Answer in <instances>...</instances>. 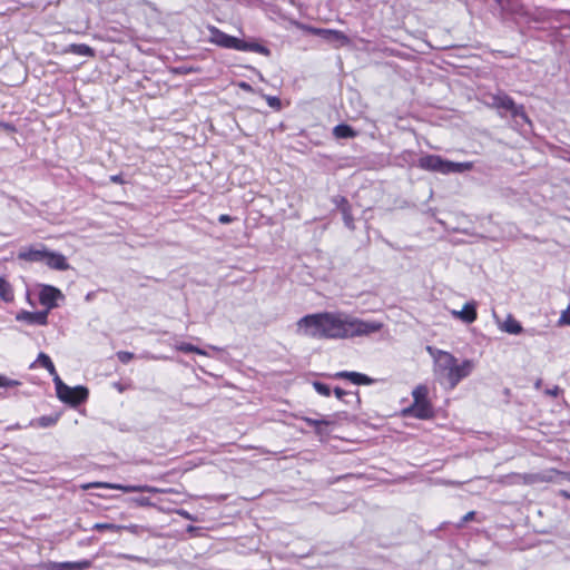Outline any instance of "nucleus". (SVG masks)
<instances>
[{
  "label": "nucleus",
  "instance_id": "f257e3e1",
  "mask_svg": "<svg viewBox=\"0 0 570 570\" xmlns=\"http://www.w3.org/2000/svg\"><path fill=\"white\" fill-rule=\"evenodd\" d=\"M298 328L313 338H351L370 335L382 330L383 323L364 321L345 313L309 314L297 322Z\"/></svg>",
  "mask_w": 570,
  "mask_h": 570
},
{
  "label": "nucleus",
  "instance_id": "f03ea898",
  "mask_svg": "<svg viewBox=\"0 0 570 570\" xmlns=\"http://www.w3.org/2000/svg\"><path fill=\"white\" fill-rule=\"evenodd\" d=\"M474 370L472 360H464L459 363L458 358L450 352L438 350L434 355V374L441 384L453 390L463 379L468 377Z\"/></svg>",
  "mask_w": 570,
  "mask_h": 570
},
{
  "label": "nucleus",
  "instance_id": "7ed1b4c3",
  "mask_svg": "<svg viewBox=\"0 0 570 570\" xmlns=\"http://www.w3.org/2000/svg\"><path fill=\"white\" fill-rule=\"evenodd\" d=\"M417 166L423 170L449 175L469 171L473 168V163H455L444 159L439 155H425L419 159Z\"/></svg>",
  "mask_w": 570,
  "mask_h": 570
},
{
  "label": "nucleus",
  "instance_id": "20e7f679",
  "mask_svg": "<svg viewBox=\"0 0 570 570\" xmlns=\"http://www.w3.org/2000/svg\"><path fill=\"white\" fill-rule=\"evenodd\" d=\"M57 396L60 401L77 406L88 399V389L81 385L70 387L62 382L59 375L53 377Z\"/></svg>",
  "mask_w": 570,
  "mask_h": 570
},
{
  "label": "nucleus",
  "instance_id": "39448f33",
  "mask_svg": "<svg viewBox=\"0 0 570 570\" xmlns=\"http://www.w3.org/2000/svg\"><path fill=\"white\" fill-rule=\"evenodd\" d=\"M515 13L528 18L529 21L539 23H547L553 20H559L560 16V11L544 7H535L532 10L520 7L518 10H515Z\"/></svg>",
  "mask_w": 570,
  "mask_h": 570
},
{
  "label": "nucleus",
  "instance_id": "423d86ee",
  "mask_svg": "<svg viewBox=\"0 0 570 570\" xmlns=\"http://www.w3.org/2000/svg\"><path fill=\"white\" fill-rule=\"evenodd\" d=\"M489 105L498 110L509 112L512 117L523 116V107L518 106L514 100L505 92L490 95Z\"/></svg>",
  "mask_w": 570,
  "mask_h": 570
},
{
  "label": "nucleus",
  "instance_id": "0eeeda50",
  "mask_svg": "<svg viewBox=\"0 0 570 570\" xmlns=\"http://www.w3.org/2000/svg\"><path fill=\"white\" fill-rule=\"evenodd\" d=\"M210 42L226 49L239 50L240 40L234 36H229L216 27L209 28Z\"/></svg>",
  "mask_w": 570,
  "mask_h": 570
},
{
  "label": "nucleus",
  "instance_id": "6e6552de",
  "mask_svg": "<svg viewBox=\"0 0 570 570\" xmlns=\"http://www.w3.org/2000/svg\"><path fill=\"white\" fill-rule=\"evenodd\" d=\"M97 554H92L91 559L80 561L49 562L46 570H87L92 566V561Z\"/></svg>",
  "mask_w": 570,
  "mask_h": 570
},
{
  "label": "nucleus",
  "instance_id": "1a4fd4ad",
  "mask_svg": "<svg viewBox=\"0 0 570 570\" xmlns=\"http://www.w3.org/2000/svg\"><path fill=\"white\" fill-rule=\"evenodd\" d=\"M62 297V293L50 285H45L39 294V302L41 305L47 306L46 311L57 307V299Z\"/></svg>",
  "mask_w": 570,
  "mask_h": 570
},
{
  "label": "nucleus",
  "instance_id": "9d476101",
  "mask_svg": "<svg viewBox=\"0 0 570 570\" xmlns=\"http://www.w3.org/2000/svg\"><path fill=\"white\" fill-rule=\"evenodd\" d=\"M17 321L27 322L31 325H47L48 323V311L28 312L21 311L16 316Z\"/></svg>",
  "mask_w": 570,
  "mask_h": 570
},
{
  "label": "nucleus",
  "instance_id": "9b49d317",
  "mask_svg": "<svg viewBox=\"0 0 570 570\" xmlns=\"http://www.w3.org/2000/svg\"><path fill=\"white\" fill-rule=\"evenodd\" d=\"M43 263L48 267L57 271H67L70 267L65 255L49 249L47 250Z\"/></svg>",
  "mask_w": 570,
  "mask_h": 570
},
{
  "label": "nucleus",
  "instance_id": "f8f14e48",
  "mask_svg": "<svg viewBox=\"0 0 570 570\" xmlns=\"http://www.w3.org/2000/svg\"><path fill=\"white\" fill-rule=\"evenodd\" d=\"M452 314L456 317L463 321L466 324L473 323L476 317V303L475 302H468L464 304L463 308L461 311H453Z\"/></svg>",
  "mask_w": 570,
  "mask_h": 570
},
{
  "label": "nucleus",
  "instance_id": "ddd939ff",
  "mask_svg": "<svg viewBox=\"0 0 570 570\" xmlns=\"http://www.w3.org/2000/svg\"><path fill=\"white\" fill-rule=\"evenodd\" d=\"M334 377L335 379H346L356 385H361V384L368 385V384L374 383V380L372 377H370L365 374L358 373V372L342 371V372H337L334 375Z\"/></svg>",
  "mask_w": 570,
  "mask_h": 570
},
{
  "label": "nucleus",
  "instance_id": "4468645a",
  "mask_svg": "<svg viewBox=\"0 0 570 570\" xmlns=\"http://www.w3.org/2000/svg\"><path fill=\"white\" fill-rule=\"evenodd\" d=\"M47 250L48 249L45 247H42L40 249L30 247V248L20 250L18 254V258L26 261V262H42L43 263Z\"/></svg>",
  "mask_w": 570,
  "mask_h": 570
},
{
  "label": "nucleus",
  "instance_id": "2eb2a0df",
  "mask_svg": "<svg viewBox=\"0 0 570 570\" xmlns=\"http://www.w3.org/2000/svg\"><path fill=\"white\" fill-rule=\"evenodd\" d=\"M416 419L425 420L433 416V409L430 402L413 403L407 410Z\"/></svg>",
  "mask_w": 570,
  "mask_h": 570
},
{
  "label": "nucleus",
  "instance_id": "dca6fc26",
  "mask_svg": "<svg viewBox=\"0 0 570 570\" xmlns=\"http://www.w3.org/2000/svg\"><path fill=\"white\" fill-rule=\"evenodd\" d=\"M97 487H107V488H116V489H121L124 490L125 492H155L156 489L149 487V485H130V487H122V485H112V484H107V483H92V484H89L87 487H85L86 489L88 488H97Z\"/></svg>",
  "mask_w": 570,
  "mask_h": 570
},
{
  "label": "nucleus",
  "instance_id": "f3484780",
  "mask_svg": "<svg viewBox=\"0 0 570 570\" xmlns=\"http://www.w3.org/2000/svg\"><path fill=\"white\" fill-rule=\"evenodd\" d=\"M239 51H252L264 56L271 55V50L267 47L258 42H247L245 40H240Z\"/></svg>",
  "mask_w": 570,
  "mask_h": 570
},
{
  "label": "nucleus",
  "instance_id": "a211bd4d",
  "mask_svg": "<svg viewBox=\"0 0 570 570\" xmlns=\"http://www.w3.org/2000/svg\"><path fill=\"white\" fill-rule=\"evenodd\" d=\"M501 330L509 334L518 335L522 333L523 328L521 324L511 315H509L501 325Z\"/></svg>",
  "mask_w": 570,
  "mask_h": 570
},
{
  "label": "nucleus",
  "instance_id": "6ab92c4d",
  "mask_svg": "<svg viewBox=\"0 0 570 570\" xmlns=\"http://www.w3.org/2000/svg\"><path fill=\"white\" fill-rule=\"evenodd\" d=\"M303 421L306 422L309 426L314 428L315 433L322 435L323 426H327L333 424L335 421L332 419H312V417H303Z\"/></svg>",
  "mask_w": 570,
  "mask_h": 570
},
{
  "label": "nucleus",
  "instance_id": "aec40b11",
  "mask_svg": "<svg viewBox=\"0 0 570 570\" xmlns=\"http://www.w3.org/2000/svg\"><path fill=\"white\" fill-rule=\"evenodd\" d=\"M333 135L338 138H354L356 137V131L348 125L340 124L334 127Z\"/></svg>",
  "mask_w": 570,
  "mask_h": 570
},
{
  "label": "nucleus",
  "instance_id": "412c9836",
  "mask_svg": "<svg viewBox=\"0 0 570 570\" xmlns=\"http://www.w3.org/2000/svg\"><path fill=\"white\" fill-rule=\"evenodd\" d=\"M36 363H39L42 367H45L50 373V375H52V379L58 375L51 358L46 353H39Z\"/></svg>",
  "mask_w": 570,
  "mask_h": 570
},
{
  "label": "nucleus",
  "instance_id": "4be33fe9",
  "mask_svg": "<svg viewBox=\"0 0 570 570\" xmlns=\"http://www.w3.org/2000/svg\"><path fill=\"white\" fill-rule=\"evenodd\" d=\"M69 51L79 56L94 57L95 50L85 43H72L69 47Z\"/></svg>",
  "mask_w": 570,
  "mask_h": 570
},
{
  "label": "nucleus",
  "instance_id": "5701e85b",
  "mask_svg": "<svg viewBox=\"0 0 570 570\" xmlns=\"http://www.w3.org/2000/svg\"><path fill=\"white\" fill-rule=\"evenodd\" d=\"M0 297L4 302H12L13 301V291L9 282H7L4 278L0 277Z\"/></svg>",
  "mask_w": 570,
  "mask_h": 570
},
{
  "label": "nucleus",
  "instance_id": "b1692460",
  "mask_svg": "<svg viewBox=\"0 0 570 570\" xmlns=\"http://www.w3.org/2000/svg\"><path fill=\"white\" fill-rule=\"evenodd\" d=\"M59 415H43L38 417L32 422V424L39 426V428H50L53 426L58 422Z\"/></svg>",
  "mask_w": 570,
  "mask_h": 570
},
{
  "label": "nucleus",
  "instance_id": "393cba45",
  "mask_svg": "<svg viewBox=\"0 0 570 570\" xmlns=\"http://www.w3.org/2000/svg\"><path fill=\"white\" fill-rule=\"evenodd\" d=\"M412 396L414 399L413 403H420V402H429L428 400V389L423 385L416 386L413 392Z\"/></svg>",
  "mask_w": 570,
  "mask_h": 570
},
{
  "label": "nucleus",
  "instance_id": "a878e982",
  "mask_svg": "<svg viewBox=\"0 0 570 570\" xmlns=\"http://www.w3.org/2000/svg\"><path fill=\"white\" fill-rule=\"evenodd\" d=\"M176 348L180 352H184V353H197V354H200V355H206V352L190 343H180L178 345H176Z\"/></svg>",
  "mask_w": 570,
  "mask_h": 570
},
{
  "label": "nucleus",
  "instance_id": "bb28decb",
  "mask_svg": "<svg viewBox=\"0 0 570 570\" xmlns=\"http://www.w3.org/2000/svg\"><path fill=\"white\" fill-rule=\"evenodd\" d=\"M341 214L343 216V220H344L345 226L348 229L354 230L355 229V225H354V218H353V215H352V208L351 207H344L343 212H341Z\"/></svg>",
  "mask_w": 570,
  "mask_h": 570
},
{
  "label": "nucleus",
  "instance_id": "cd10ccee",
  "mask_svg": "<svg viewBox=\"0 0 570 570\" xmlns=\"http://www.w3.org/2000/svg\"><path fill=\"white\" fill-rule=\"evenodd\" d=\"M334 394H335V396H336L338 400L344 401V402H346V403H348L350 401H346L344 397H345V396H348V395H352V396L355 399V402H356V403H360V396H358V394H357V393L352 394L351 392H347V391H345V390H343V389H341V387H335V389H334Z\"/></svg>",
  "mask_w": 570,
  "mask_h": 570
},
{
  "label": "nucleus",
  "instance_id": "c85d7f7f",
  "mask_svg": "<svg viewBox=\"0 0 570 570\" xmlns=\"http://www.w3.org/2000/svg\"><path fill=\"white\" fill-rule=\"evenodd\" d=\"M121 529H122L121 527L116 525L114 523H95L90 528V530H97V531L109 530V531H112V532L120 531Z\"/></svg>",
  "mask_w": 570,
  "mask_h": 570
},
{
  "label": "nucleus",
  "instance_id": "c756f323",
  "mask_svg": "<svg viewBox=\"0 0 570 570\" xmlns=\"http://www.w3.org/2000/svg\"><path fill=\"white\" fill-rule=\"evenodd\" d=\"M313 386H314L315 391L318 394H321L323 396H330L331 395V387L327 384L318 382V381H315L313 383Z\"/></svg>",
  "mask_w": 570,
  "mask_h": 570
},
{
  "label": "nucleus",
  "instance_id": "7c9ffc66",
  "mask_svg": "<svg viewBox=\"0 0 570 570\" xmlns=\"http://www.w3.org/2000/svg\"><path fill=\"white\" fill-rule=\"evenodd\" d=\"M332 202L335 204L336 208L340 209V212H343L344 207H351L348 200L344 196H334Z\"/></svg>",
  "mask_w": 570,
  "mask_h": 570
},
{
  "label": "nucleus",
  "instance_id": "2f4dec72",
  "mask_svg": "<svg viewBox=\"0 0 570 570\" xmlns=\"http://www.w3.org/2000/svg\"><path fill=\"white\" fill-rule=\"evenodd\" d=\"M21 383L17 380L9 379L2 374H0V387H14L19 386Z\"/></svg>",
  "mask_w": 570,
  "mask_h": 570
},
{
  "label": "nucleus",
  "instance_id": "473e14b6",
  "mask_svg": "<svg viewBox=\"0 0 570 570\" xmlns=\"http://www.w3.org/2000/svg\"><path fill=\"white\" fill-rule=\"evenodd\" d=\"M116 355H117L118 360L124 364L129 363L135 356L134 353L127 352V351H119V352H117Z\"/></svg>",
  "mask_w": 570,
  "mask_h": 570
},
{
  "label": "nucleus",
  "instance_id": "72a5a7b5",
  "mask_svg": "<svg viewBox=\"0 0 570 570\" xmlns=\"http://www.w3.org/2000/svg\"><path fill=\"white\" fill-rule=\"evenodd\" d=\"M267 105L276 110H278L282 106L281 99L276 96H265Z\"/></svg>",
  "mask_w": 570,
  "mask_h": 570
},
{
  "label": "nucleus",
  "instance_id": "f704fd0d",
  "mask_svg": "<svg viewBox=\"0 0 570 570\" xmlns=\"http://www.w3.org/2000/svg\"><path fill=\"white\" fill-rule=\"evenodd\" d=\"M559 325H570V306L561 314Z\"/></svg>",
  "mask_w": 570,
  "mask_h": 570
},
{
  "label": "nucleus",
  "instance_id": "c9c22d12",
  "mask_svg": "<svg viewBox=\"0 0 570 570\" xmlns=\"http://www.w3.org/2000/svg\"><path fill=\"white\" fill-rule=\"evenodd\" d=\"M323 32L328 33L333 39H344L346 40V37L341 32L336 30H323Z\"/></svg>",
  "mask_w": 570,
  "mask_h": 570
},
{
  "label": "nucleus",
  "instance_id": "e433bc0d",
  "mask_svg": "<svg viewBox=\"0 0 570 570\" xmlns=\"http://www.w3.org/2000/svg\"><path fill=\"white\" fill-rule=\"evenodd\" d=\"M474 514H475V513H474L473 511L468 512V513H466V514L461 519V521H460L458 524H455V525H454V528H459V527H461L463 523H465V522H468V521L472 520V519L474 518Z\"/></svg>",
  "mask_w": 570,
  "mask_h": 570
},
{
  "label": "nucleus",
  "instance_id": "4c0bfd02",
  "mask_svg": "<svg viewBox=\"0 0 570 570\" xmlns=\"http://www.w3.org/2000/svg\"><path fill=\"white\" fill-rule=\"evenodd\" d=\"M234 220V218L227 214H222L219 217H218V222L220 224H229Z\"/></svg>",
  "mask_w": 570,
  "mask_h": 570
},
{
  "label": "nucleus",
  "instance_id": "58836bf2",
  "mask_svg": "<svg viewBox=\"0 0 570 570\" xmlns=\"http://www.w3.org/2000/svg\"><path fill=\"white\" fill-rule=\"evenodd\" d=\"M109 179L111 183H115V184H125V180L120 174L111 175Z\"/></svg>",
  "mask_w": 570,
  "mask_h": 570
},
{
  "label": "nucleus",
  "instance_id": "ea45409f",
  "mask_svg": "<svg viewBox=\"0 0 570 570\" xmlns=\"http://www.w3.org/2000/svg\"><path fill=\"white\" fill-rule=\"evenodd\" d=\"M94 541L92 537H88L79 541V546H90Z\"/></svg>",
  "mask_w": 570,
  "mask_h": 570
},
{
  "label": "nucleus",
  "instance_id": "a19ab883",
  "mask_svg": "<svg viewBox=\"0 0 570 570\" xmlns=\"http://www.w3.org/2000/svg\"><path fill=\"white\" fill-rule=\"evenodd\" d=\"M559 391H560L559 387L554 386L552 390H547V394L552 395V396H558Z\"/></svg>",
  "mask_w": 570,
  "mask_h": 570
},
{
  "label": "nucleus",
  "instance_id": "79ce46f5",
  "mask_svg": "<svg viewBox=\"0 0 570 570\" xmlns=\"http://www.w3.org/2000/svg\"><path fill=\"white\" fill-rule=\"evenodd\" d=\"M239 87H240V88H243V89H245V90H250V89H252L250 85H248V83H246V82H240V83H239Z\"/></svg>",
  "mask_w": 570,
  "mask_h": 570
},
{
  "label": "nucleus",
  "instance_id": "37998d69",
  "mask_svg": "<svg viewBox=\"0 0 570 570\" xmlns=\"http://www.w3.org/2000/svg\"><path fill=\"white\" fill-rule=\"evenodd\" d=\"M449 525H453V524H452V523H443V524L439 528V530H440V531L450 530V529H449Z\"/></svg>",
  "mask_w": 570,
  "mask_h": 570
},
{
  "label": "nucleus",
  "instance_id": "c03bdc74",
  "mask_svg": "<svg viewBox=\"0 0 570 570\" xmlns=\"http://www.w3.org/2000/svg\"><path fill=\"white\" fill-rule=\"evenodd\" d=\"M560 494H561L562 497L567 498V499H570V493H569L568 491H566V490H561V491H560Z\"/></svg>",
  "mask_w": 570,
  "mask_h": 570
},
{
  "label": "nucleus",
  "instance_id": "a18cd8bd",
  "mask_svg": "<svg viewBox=\"0 0 570 570\" xmlns=\"http://www.w3.org/2000/svg\"><path fill=\"white\" fill-rule=\"evenodd\" d=\"M141 504L145 505V504H149V500L147 498H142L141 500Z\"/></svg>",
  "mask_w": 570,
  "mask_h": 570
},
{
  "label": "nucleus",
  "instance_id": "49530a36",
  "mask_svg": "<svg viewBox=\"0 0 570 570\" xmlns=\"http://www.w3.org/2000/svg\"><path fill=\"white\" fill-rule=\"evenodd\" d=\"M540 386H541V380H538V381L535 382V387H537V389H539Z\"/></svg>",
  "mask_w": 570,
  "mask_h": 570
}]
</instances>
